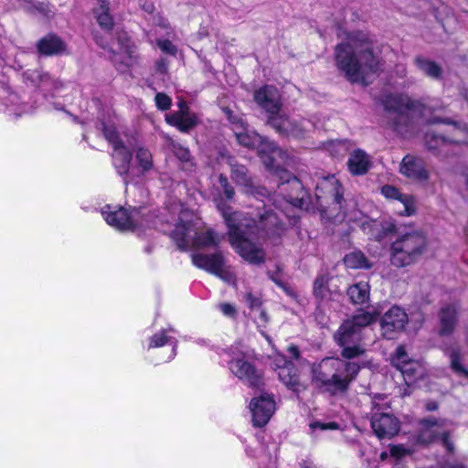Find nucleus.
<instances>
[{
    "label": "nucleus",
    "mask_w": 468,
    "mask_h": 468,
    "mask_svg": "<svg viewBox=\"0 0 468 468\" xmlns=\"http://www.w3.org/2000/svg\"><path fill=\"white\" fill-rule=\"evenodd\" d=\"M346 218L348 221L356 223L370 238L378 240L396 230V226L392 221L378 222L372 220L360 211L348 213Z\"/></svg>",
    "instance_id": "f3484780"
},
{
    "label": "nucleus",
    "mask_w": 468,
    "mask_h": 468,
    "mask_svg": "<svg viewBox=\"0 0 468 468\" xmlns=\"http://www.w3.org/2000/svg\"><path fill=\"white\" fill-rule=\"evenodd\" d=\"M155 103L158 109L165 111L170 108L172 101L166 94L159 92L155 95Z\"/></svg>",
    "instance_id": "37998d69"
},
{
    "label": "nucleus",
    "mask_w": 468,
    "mask_h": 468,
    "mask_svg": "<svg viewBox=\"0 0 468 468\" xmlns=\"http://www.w3.org/2000/svg\"><path fill=\"white\" fill-rule=\"evenodd\" d=\"M219 309L226 316L232 317L236 314L234 306L229 303H221Z\"/></svg>",
    "instance_id": "de8ad7c7"
},
{
    "label": "nucleus",
    "mask_w": 468,
    "mask_h": 468,
    "mask_svg": "<svg viewBox=\"0 0 468 468\" xmlns=\"http://www.w3.org/2000/svg\"><path fill=\"white\" fill-rule=\"evenodd\" d=\"M178 112L165 116L167 123L177 127L181 132H187L197 123V118L188 111V107L184 101L178 102Z\"/></svg>",
    "instance_id": "393cba45"
},
{
    "label": "nucleus",
    "mask_w": 468,
    "mask_h": 468,
    "mask_svg": "<svg viewBox=\"0 0 468 468\" xmlns=\"http://www.w3.org/2000/svg\"><path fill=\"white\" fill-rule=\"evenodd\" d=\"M457 309L454 304L443 306L440 313V329L441 335H449L452 333L456 324Z\"/></svg>",
    "instance_id": "2f4dec72"
},
{
    "label": "nucleus",
    "mask_w": 468,
    "mask_h": 468,
    "mask_svg": "<svg viewBox=\"0 0 468 468\" xmlns=\"http://www.w3.org/2000/svg\"><path fill=\"white\" fill-rule=\"evenodd\" d=\"M452 422L447 420L426 419L420 422L419 432L415 443L419 445H427L435 440H441L442 443L450 449V443L447 438Z\"/></svg>",
    "instance_id": "ddd939ff"
},
{
    "label": "nucleus",
    "mask_w": 468,
    "mask_h": 468,
    "mask_svg": "<svg viewBox=\"0 0 468 468\" xmlns=\"http://www.w3.org/2000/svg\"><path fill=\"white\" fill-rule=\"evenodd\" d=\"M381 194L394 202V209L401 216L410 217L416 213V198L411 195L399 192L395 186L387 185L381 188Z\"/></svg>",
    "instance_id": "aec40b11"
},
{
    "label": "nucleus",
    "mask_w": 468,
    "mask_h": 468,
    "mask_svg": "<svg viewBox=\"0 0 468 468\" xmlns=\"http://www.w3.org/2000/svg\"><path fill=\"white\" fill-rule=\"evenodd\" d=\"M279 203H280V201L277 198H275L274 205H275L276 208L281 209L282 212L284 213L282 204H279Z\"/></svg>",
    "instance_id": "5fc2aeb1"
},
{
    "label": "nucleus",
    "mask_w": 468,
    "mask_h": 468,
    "mask_svg": "<svg viewBox=\"0 0 468 468\" xmlns=\"http://www.w3.org/2000/svg\"><path fill=\"white\" fill-rule=\"evenodd\" d=\"M332 146H333L334 148H337V151H336L335 153H334V154H334V155H335V156H336V155H339V154H342V153H340V150L345 151V149H346V148H345V144H344L343 143H341V142L336 143V144H332Z\"/></svg>",
    "instance_id": "3c124183"
},
{
    "label": "nucleus",
    "mask_w": 468,
    "mask_h": 468,
    "mask_svg": "<svg viewBox=\"0 0 468 468\" xmlns=\"http://www.w3.org/2000/svg\"><path fill=\"white\" fill-rule=\"evenodd\" d=\"M376 318V314L363 312L343 323L335 333V339L342 347L341 354L345 358L352 359L365 353V347L361 344L362 328L373 323Z\"/></svg>",
    "instance_id": "1a4fd4ad"
},
{
    "label": "nucleus",
    "mask_w": 468,
    "mask_h": 468,
    "mask_svg": "<svg viewBox=\"0 0 468 468\" xmlns=\"http://www.w3.org/2000/svg\"><path fill=\"white\" fill-rule=\"evenodd\" d=\"M94 16L101 27L111 28L112 27V17L109 13L107 5H101L98 8L94 9Z\"/></svg>",
    "instance_id": "4c0bfd02"
},
{
    "label": "nucleus",
    "mask_w": 468,
    "mask_h": 468,
    "mask_svg": "<svg viewBox=\"0 0 468 468\" xmlns=\"http://www.w3.org/2000/svg\"><path fill=\"white\" fill-rule=\"evenodd\" d=\"M371 165L370 156L363 150H354L348 158L347 166L354 176L366 174Z\"/></svg>",
    "instance_id": "c85d7f7f"
},
{
    "label": "nucleus",
    "mask_w": 468,
    "mask_h": 468,
    "mask_svg": "<svg viewBox=\"0 0 468 468\" xmlns=\"http://www.w3.org/2000/svg\"><path fill=\"white\" fill-rule=\"evenodd\" d=\"M416 64L423 73L431 78H437L441 74V68L433 61L419 58Z\"/></svg>",
    "instance_id": "58836bf2"
},
{
    "label": "nucleus",
    "mask_w": 468,
    "mask_h": 468,
    "mask_svg": "<svg viewBox=\"0 0 468 468\" xmlns=\"http://www.w3.org/2000/svg\"><path fill=\"white\" fill-rule=\"evenodd\" d=\"M25 79L36 86L44 96L48 94L53 95V92L60 86L58 80H53L48 74L38 70H27L25 73Z\"/></svg>",
    "instance_id": "a878e982"
},
{
    "label": "nucleus",
    "mask_w": 468,
    "mask_h": 468,
    "mask_svg": "<svg viewBox=\"0 0 468 468\" xmlns=\"http://www.w3.org/2000/svg\"><path fill=\"white\" fill-rule=\"evenodd\" d=\"M101 215L111 227L120 231L139 232L145 228L156 227L153 215L145 207H124L106 205L101 207Z\"/></svg>",
    "instance_id": "9d476101"
},
{
    "label": "nucleus",
    "mask_w": 468,
    "mask_h": 468,
    "mask_svg": "<svg viewBox=\"0 0 468 468\" xmlns=\"http://www.w3.org/2000/svg\"><path fill=\"white\" fill-rule=\"evenodd\" d=\"M192 261L196 267L218 276L228 283L235 282V274L229 267L226 266L220 252L211 255L195 253L192 255Z\"/></svg>",
    "instance_id": "2eb2a0df"
},
{
    "label": "nucleus",
    "mask_w": 468,
    "mask_h": 468,
    "mask_svg": "<svg viewBox=\"0 0 468 468\" xmlns=\"http://www.w3.org/2000/svg\"><path fill=\"white\" fill-rule=\"evenodd\" d=\"M407 323L408 315L404 310L399 306H392L380 321L382 335L388 339L394 338L397 333L404 329Z\"/></svg>",
    "instance_id": "412c9836"
},
{
    "label": "nucleus",
    "mask_w": 468,
    "mask_h": 468,
    "mask_svg": "<svg viewBox=\"0 0 468 468\" xmlns=\"http://www.w3.org/2000/svg\"><path fill=\"white\" fill-rule=\"evenodd\" d=\"M310 429L313 431H315L317 429L321 431L325 430H336L338 429V425L335 422H328V423H321L318 421L310 423Z\"/></svg>",
    "instance_id": "49530a36"
},
{
    "label": "nucleus",
    "mask_w": 468,
    "mask_h": 468,
    "mask_svg": "<svg viewBox=\"0 0 468 468\" xmlns=\"http://www.w3.org/2000/svg\"><path fill=\"white\" fill-rule=\"evenodd\" d=\"M371 427L379 438H390L397 434L399 429L398 420L388 413H375L372 416Z\"/></svg>",
    "instance_id": "5701e85b"
},
{
    "label": "nucleus",
    "mask_w": 468,
    "mask_h": 468,
    "mask_svg": "<svg viewBox=\"0 0 468 468\" xmlns=\"http://www.w3.org/2000/svg\"><path fill=\"white\" fill-rule=\"evenodd\" d=\"M358 31H341V42L335 48L337 69L353 83L367 85L378 70V61L369 44L357 36Z\"/></svg>",
    "instance_id": "7ed1b4c3"
},
{
    "label": "nucleus",
    "mask_w": 468,
    "mask_h": 468,
    "mask_svg": "<svg viewBox=\"0 0 468 468\" xmlns=\"http://www.w3.org/2000/svg\"><path fill=\"white\" fill-rule=\"evenodd\" d=\"M245 302L250 308L256 309V314H254L256 323L259 327L263 326L267 323L268 317L264 311L259 309L261 303L259 298L253 296L251 293H247L245 295Z\"/></svg>",
    "instance_id": "c9c22d12"
},
{
    "label": "nucleus",
    "mask_w": 468,
    "mask_h": 468,
    "mask_svg": "<svg viewBox=\"0 0 468 468\" xmlns=\"http://www.w3.org/2000/svg\"><path fill=\"white\" fill-rule=\"evenodd\" d=\"M329 278L326 274H322L316 278L314 283V293L317 298L324 299L327 295V283Z\"/></svg>",
    "instance_id": "ea45409f"
},
{
    "label": "nucleus",
    "mask_w": 468,
    "mask_h": 468,
    "mask_svg": "<svg viewBox=\"0 0 468 468\" xmlns=\"http://www.w3.org/2000/svg\"><path fill=\"white\" fill-rule=\"evenodd\" d=\"M344 261L346 267L352 269H368L371 267L368 260L359 250L352 251L346 254Z\"/></svg>",
    "instance_id": "f704fd0d"
},
{
    "label": "nucleus",
    "mask_w": 468,
    "mask_h": 468,
    "mask_svg": "<svg viewBox=\"0 0 468 468\" xmlns=\"http://www.w3.org/2000/svg\"><path fill=\"white\" fill-rule=\"evenodd\" d=\"M275 366L278 370L280 380L292 391L300 393L306 388L305 382L301 378L297 370L294 368L291 362L286 358L278 355L275 358Z\"/></svg>",
    "instance_id": "6ab92c4d"
},
{
    "label": "nucleus",
    "mask_w": 468,
    "mask_h": 468,
    "mask_svg": "<svg viewBox=\"0 0 468 468\" xmlns=\"http://www.w3.org/2000/svg\"><path fill=\"white\" fill-rule=\"evenodd\" d=\"M399 171L413 181L423 182L429 178V172L423 160L412 155H407L402 159Z\"/></svg>",
    "instance_id": "b1692460"
},
{
    "label": "nucleus",
    "mask_w": 468,
    "mask_h": 468,
    "mask_svg": "<svg viewBox=\"0 0 468 468\" xmlns=\"http://www.w3.org/2000/svg\"><path fill=\"white\" fill-rule=\"evenodd\" d=\"M427 239L420 230L406 232L391 247V263L405 267L415 262L426 250Z\"/></svg>",
    "instance_id": "9b49d317"
},
{
    "label": "nucleus",
    "mask_w": 468,
    "mask_h": 468,
    "mask_svg": "<svg viewBox=\"0 0 468 468\" xmlns=\"http://www.w3.org/2000/svg\"><path fill=\"white\" fill-rule=\"evenodd\" d=\"M172 147H173V151H174L175 154L177 156V158L182 163L186 164V168H188V166L192 165L188 149L181 146L180 144H174V143L172 144Z\"/></svg>",
    "instance_id": "a19ab883"
},
{
    "label": "nucleus",
    "mask_w": 468,
    "mask_h": 468,
    "mask_svg": "<svg viewBox=\"0 0 468 468\" xmlns=\"http://www.w3.org/2000/svg\"><path fill=\"white\" fill-rule=\"evenodd\" d=\"M359 366L340 358L325 357L312 367L313 384L332 395L345 392L355 379Z\"/></svg>",
    "instance_id": "39448f33"
},
{
    "label": "nucleus",
    "mask_w": 468,
    "mask_h": 468,
    "mask_svg": "<svg viewBox=\"0 0 468 468\" xmlns=\"http://www.w3.org/2000/svg\"><path fill=\"white\" fill-rule=\"evenodd\" d=\"M144 8L147 12L151 13L154 10V5L152 3H149L144 6Z\"/></svg>",
    "instance_id": "4d7b16f0"
},
{
    "label": "nucleus",
    "mask_w": 468,
    "mask_h": 468,
    "mask_svg": "<svg viewBox=\"0 0 468 468\" xmlns=\"http://www.w3.org/2000/svg\"><path fill=\"white\" fill-rule=\"evenodd\" d=\"M157 46L163 52H165L166 54L176 55V46L171 41H169L167 39L157 40Z\"/></svg>",
    "instance_id": "a18cd8bd"
},
{
    "label": "nucleus",
    "mask_w": 468,
    "mask_h": 468,
    "mask_svg": "<svg viewBox=\"0 0 468 468\" xmlns=\"http://www.w3.org/2000/svg\"><path fill=\"white\" fill-rule=\"evenodd\" d=\"M256 102L269 113L270 124L282 135L301 138L308 130L310 122L290 119L280 112L281 101L279 90L274 86H264L254 94Z\"/></svg>",
    "instance_id": "0eeeda50"
},
{
    "label": "nucleus",
    "mask_w": 468,
    "mask_h": 468,
    "mask_svg": "<svg viewBox=\"0 0 468 468\" xmlns=\"http://www.w3.org/2000/svg\"><path fill=\"white\" fill-rule=\"evenodd\" d=\"M392 364L400 371L409 387L421 380L426 374L423 364L420 360L410 358L403 346L396 349Z\"/></svg>",
    "instance_id": "4468645a"
},
{
    "label": "nucleus",
    "mask_w": 468,
    "mask_h": 468,
    "mask_svg": "<svg viewBox=\"0 0 468 468\" xmlns=\"http://www.w3.org/2000/svg\"><path fill=\"white\" fill-rule=\"evenodd\" d=\"M230 372L250 387H260L262 384V373L255 367L245 353L233 355L229 362Z\"/></svg>",
    "instance_id": "dca6fc26"
},
{
    "label": "nucleus",
    "mask_w": 468,
    "mask_h": 468,
    "mask_svg": "<svg viewBox=\"0 0 468 468\" xmlns=\"http://www.w3.org/2000/svg\"><path fill=\"white\" fill-rule=\"evenodd\" d=\"M218 181H219L220 187L223 189L226 200H231L234 197V190L229 186V184L228 182V178L226 176H224L223 175H220Z\"/></svg>",
    "instance_id": "79ce46f5"
},
{
    "label": "nucleus",
    "mask_w": 468,
    "mask_h": 468,
    "mask_svg": "<svg viewBox=\"0 0 468 468\" xmlns=\"http://www.w3.org/2000/svg\"><path fill=\"white\" fill-rule=\"evenodd\" d=\"M369 284L366 282H360L348 288L347 295L352 303L363 304L369 300Z\"/></svg>",
    "instance_id": "473e14b6"
},
{
    "label": "nucleus",
    "mask_w": 468,
    "mask_h": 468,
    "mask_svg": "<svg viewBox=\"0 0 468 468\" xmlns=\"http://www.w3.org/2000/svg\"><path fill=\"white\" fill-rule=\"evenodd\" d=\"M20 3V6L25 9L26 11L31 13V14H39L43 16H48V13L50 12V9L48 7V5L42 3V2H37L35 0H17Z\"/></svg>",
    "instance_id": "e433bc0d"
},
{
    "label": "nucleus",
    "mask_w": 468,
    "mask_h": 468,
    "mask_svg": "<svg viewBox=\"0 0 468 468\" xmlns=\"http://www.w3.org/2000/svg\"><path fill=\"white\" fill-rule=\"evenodd\" d=\"M387 457H388V453H387L386 452H383L380 454V458H381V460H385Z\"/></svg>",
    "instance_id": "13d9d810"
},
{
    "label": "nucleus",
    "mask_w": 468,
    "mask_h": 468,
    "mask_svg": "<svg viewBox=\"0 0 468 468\" xmlns=\"http://www.w3.org/2000/svg\"><path fill=\"white\" fill-rule=\"evenodd\" d=\"M394 104L387 103L388 108H392L399 112V119L415 121L418 118H423L429 123H443L444 131L452 133L451 138L438 136L434 133H427L425 142L429 149L439 150L440 153H446L452 143L468 144V129L466 125L448 122L446 119H441L435 115L434 105H423L417 101H412L408 96H399L392 99Z\"/></svg>",
    "instance_id": "20e7f679"
},
{
    "label": "nucleus",
    "mask_w": 468,
    "mask_h": 468,
    "mask_svg": "<svg viewBox=\"0 0 468 468\" xmlns=\"http://www.w3.org/2000/svg\"><path fill=\"white\" fill-rule=\"evenodd\" d=\"M171 333H174L172 328L164 329L155 333L148 339L147 348L162 347L165 344H169L172 346V352L169 358L174 357L177 347V340L170 335Z\"/></svg>",
    "instance_id": "7c9ffc66"
},
{
    "label": "nucleus",
    "mask_w": 468,
    "mask_h": 468,
    "mask_svg": "<svg viewBox=\"0 0 468 468\" xmlns=\"http://www.w3.org/2000/svg\"><path fill=\"white\" fill-rule=\"evenodd\" d=\"M215 202L229 228V239L236 252L251 264L263 262L265 252L254 240L264 236L260 229L268 237L280 236L283 232V223L277 213L271 210L258 213L259 226H256L254 218L248 219L241 213L232 212L221 196L215 197Z\"/></svg>",
    "instance_id": "f257e3e1"
},
{
    "label": "nucleus",
    "mask_w": 468,
    "mask_h": 468,
    "mask_svg": "<svg viewBox=\"0 0 468 468\" xmlns=\"http://www.w3.org/2000/svg\"><path fill=\"white\" fill-rule=\"evenodd\" d=\"M298 468H317L310 461H303L299 463Z\"/></svg>",
    "instance_id": "603ef678"
},
{
    "label": "nucleus",
    "mask_w": 468,
    "mask_h": 468,
    "mask_svg": "<svg viewBox=\"0 0 468 468\" xmlns=\"http://www.w3.org/2000/svg\"><path fill=\"white\" fill-rule=\"evenodd\" d=\"M37 51L45 56L60 55L66 50V44L56 35L49 34L37 42Z\"/></svg>",
    "instance_id": "c756f323"
},
{
    "label": "nucleus",
    "mask_w": 468,
    "mask_h": 468,
    "mask_svg": "<svg viewBox=\"0 0 468 468\" xmlns=\"http://www.w3.org/2000/svg\"><path fill=\"white\" fill-rule=\"evenodd\" d=\"M235 350H237V347H234V350H232V356L233 355H237V354H240V352H235ZM241 353H244L243 351H241Z\"/></svg>",
    "instance_id": "bf43d9fd"
},
{
    "label": "nucleus",
    "mask_w": 468,
    "mask_h": 468,
    "mask_svg": "<svg viewBox=\"0 0 468 468\" xmlns=\"http://www.w3.org/2000/svg\"><path fill=\"white\" fill-rule=\"evenodd\" d=\"M413 451L414 450L411 449L410 447H406L404 445H395L390 448V454L393 457L399 459L405 455L410 454L411 452H413Z\"/></svg>",
    "instance_id": "c03bdc74"
},
{
    "label": "nucleus",
    "mask_w": 468,
    "mask_h": 468,
    "mask_svg": "<svg viewBox=\"0 0 468 468\" xmlns=\"http://www.w3.org/2000/svg\"><path fill=\"white\" fill-rule=\"evenodd\" d=\"M324 194L333 198L336 204L341 205L343 199L342 186L335 176H328L318 184L315 194L317 198H322Z\"/></svg>",
    "instance_id": "cd10ccee"
},
{
    "label": "nucleus",
    "mask_w": 468,
    "mask_h": 468,
    "mask_svg": "<svg viewBox=\"0 0 468 468\" xmlns=\"http://www.w3.org/2000/svg\"><path fill=\"white\" fill-rule=\"evenodd\" d=\"M95 39L102 48H109L113 54L112 60L118 66L120 70H124L136 61L135 48L129 44L126 36L122 34L117 37V41H113L112 31H97Z\"/></svg>",
    "instance_id": "f8f14e48"
},
{
    "label": "nucleus",
    "mask_w": 468,
    "mask_h": 468,
    "mask_svg": "<svg viewBox=\"0 0 468 468\" xmlns=\"http://www.w3.org/2000/svg\"><path fill=\"white\" fill-rule=\"evenodd\" d=\"M288 352L295 359H297L299 357V356H300V352H299L298 347L296 346H290L288 347Z\"/></svg>",
    "instance_id": "8fccbe9b"
},
{
    "label": "nucleus",
    "mask_w": 468,
    "mask_h": 468,
    "mask_svg": "<svg viewBox=\"0 0 468 468\" xmlns=\"http://www.w3.org/2000/svg\"><path fill=\"white\" fill-rule=\"evenodd\" d=\"M450 357L452 369L460 377L468 379V370L462 364L463 355L459 347H452L446 351Z\"/></svg>",
    "instance_id": "72a5a7b5"
},
{
    "label": "nucleus",
    "mask_w": 468,
    "mask_h": 468,
    "mask_svg": "<svg viewBox=\"0 0 468 468\" xmlns=\"http://www.w3.org/2000/svg\"><path fill=\"white\" fill-rule=\"evenodd\" d=\"M170 236L182 250L213 247L220 241L219 237L206 229L201 219L188 209L180 210L178 222Z\"/></svg>",
    "instance_id": "6e6552de"
},
{
    "label": "nucleus",
    "mask_w": 468,
    "mask_h": 468,
    "mask_svg": "<svg viewBox=\"0 0 468 468\" xmlns=\"http://www.w3.org/2000/svg\"><path fill=\"white\" fill-rule=\"evenodd\" d=\"M254 426L266 425L276 410V403L271 394L263 392L255 395L250 402Z\"/></svg>",
    "instance_id": "a211bd4d"
},
{
    "label": "nucleus",
    "mask_w": 468,
    "mask_h": 468,
    "mask_svg": "<svg viewBox=\"0 0 468 468\" xmlns=\"http://www.w3.org/2000/svg\"><path fill=\"white\" fill-rule=\"evenodd\" d=\"M227 114L229 121L236 123L233 131L239 144L248 148H257L259 156L266 168L278 178L280 182L278 196H283L282 198L286 207H297L301 198V182L282 167L292 165L291 155L286 151L277 147L274 143L245 128L241 118L232 117L229 111Z\"/></svg>",
    "instance_id": "f03ea898"
},
{
    "label": "nucleus",
    "mask_w": 468,
    "mask_h": 468,
    "mask_svg": "<svg viewBox=\"0 0 468 468\" xmlns=\"http://www.w3.org/2000/svg\"><path fill=\"white\" fill-rule=\"evenodd\" d=\"M436 409H437V405H436V403H434V402L429 403V404L427 405V410H436Z\"/></svg>",
    "instance_id": "6e6d98bb"
},
{
    "label": "nucleus",
    "mask_w": 468,
    "mask_h": 468,
    "mask_svg": "<svg viewBox=\"0 0 468 468\" xmlns=\"http://www.w3.org/2000/svg\"><path fill=\"white\" fill-rule=\"evenodd\" d=\"M0 101L10 115L18 117L30 112L28 107L18 103V95L12 92L4 81H0Z\"/></svg>",
    "instance_id": "bb28decb"
},
{
    "label": "nucleus",
    "mask_w": 468,
    "mask_h": 468,
    "mask_svg": "<svg viewBox=\"0 0 468 468\" xmlns=\"http://www.w3.org/2000/svg\"><path fill=\"white\" fill-rule=\"evenodd\" d=\"M218 164L222 166L227 165L230 168L232 180L244 187V191L248 194L263 195L257 190L252 179L248 176L247 168L239 165L232 157L221 155Z\"/></svg>",
    "instance_id": "4be33fe9"
},
{
    "label": "nucleus",
    "mask_w": 468,
    "mask_h": 468,
    "mask_svg": "<svg viewBox=\"0 0 468 468\" xmlns=\"http://www.w3.org/2000/svg\"><path fill=\"white\" fill-rule=\"evenodd\" d=\"M155 20L156 21L154 22V27H164V28L169 27L168 21L162 16H158Z\"/></svg>",
    "instance_id": "09e8293b"
},
{
    "label": "nucleus",
    "mask_w": 468,
    "mask_h": 468,
    "mask_svg": "<svg viewBox=\"0 0 468 468\" xmlns=\"http://www.w3.org/2000/svg\"><path fill=\"white\" fill-rule=\"evenodd\" d=\"M157 69L162 73H164L166 70V64H165V60H161L158 62Z\"/></svg>",
    "instance_id": "864d4df0"
},
{
    "label": "nucleus",
    "mask_w": 468,
    "mask_h": 468,
    "mask_svg": "<svg viewBox=\"0 0 468 468\" xmlns=\"http://www.w3.org/2000/svg\"><path fill=\"white\" fill-rule=\"evenodd\" d=\"M261 334L266 337L267 341H269L271 343L270 338L267 335H265V334L263 332H261Z\"/></svg>",
    "instance_id": "052dcab7"
},
{
    "label": "nucleus",
    "mask_w": 468,
    "mask_h": 468,
    "mask_svg": "<svg viewBox=\"0 0 468 468\" xmlns=\"http://www.w3.org/2000/svg\"><path fill=\"white\" fill-rule=\"evenodd\" d=\"M101 126L105 138L113 147V165L121 176L128 174L139 176L153 168V156L148 149L138 147L133 161L130 154V149L133 146V142L120 138L113 126L104 123Z\"/></svg>",
    "instance_id": "423d86ee"
}]
</instances>
